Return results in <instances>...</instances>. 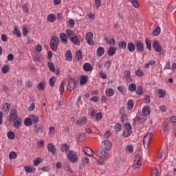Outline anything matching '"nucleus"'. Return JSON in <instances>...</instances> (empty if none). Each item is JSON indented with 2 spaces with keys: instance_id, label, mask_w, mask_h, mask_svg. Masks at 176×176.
Returning a JSON list of instances; mask_svg holds the SVG:
<instances>
[{
  "instance_id": "f257e3e1",
  "label": "nucleus",
  "mask_w": 176,
  "mask_h": 176,
  "mask_svg": "<svg viewBox=\"0 0 176 176\" xmlns=\"http://www.w3.org/2000/svg\"><path fill=\"white\" fill-rule=\"evenodd\" d=\"M96 156L100 157L98 161L99 164H104V163H105V160H107V159H109V153L102 148V150L96 151Z\"/></svg>"
},
{
  "instance_id": "f03ea898",
  "label": "nucleus",
  "mask_w": 176,
  "mask_h": 176,
  "mask_svg": "<svg viewBox=\"0 0 176 176\" xmlns=\"http://www.w3.org/2000/svg\"><path fill=\"white\" fill-rule=\"evenodd\" d=\"M141 166H142V161H141V155L140 154H137L135 157L133 170H134V171H140Z\"/></svg>"
},
{
  "instance_id": "7ed1b4c3",
  "label": "nucleus",
  "mask_w": 176,
  "mask_h": 176,
  "mask_svg": "<svg viewBox=\"0 0 176 176\" xmlns=\"http://www.w3.org/2000/svg\"><path fill=\"white\" fill-rule=\"evenodd\" d=\"M131 133H133V131H131V124H130V123H126L124 126L122 135H124V137H130Z\"/></svg>"
},
{
  "instance_id": "20e7f679",
  "label": "nucleus",
  "mask_w": 176,
  "mask_h": 176,
  "mask_svg": "<svg viewBox=\"0 0 176 176\" xmlns=\"http://www.w3.org/2000/svg\"><path fill=\"white\" fill-rule=\"evenodd\" d=\"M58 37L53 36L51 38L50 41V47L52 50H57V47H58Z\"/></svg>"
},
{
  "instance_id": "39448f33",
  "label": "nucleus",
  "mask_w": 176,
  "mask_h": 176,
  "mask_svg": "<svg viewBox=\"0 0 176 176\" xmlns=\"http://www.w3.org/2000/svg\"><path fill=\"white\" fill-rule=\"evenodd\" d=\"M16 119H19V115L17 113V110L12 109L10 110L8 120L9 122H14Z\"/></svg>"
},
{
  "instance_id": "423d86ee",
  "label": "nucleus",
  "mask_w": 176,
  "mask_h": 176,
  "mask_svg": "<svg viewBox=\"0 0 176 176\" xmlns=\"http://www.w3.org/2000/svg\"><path fill=\"white\" fill-rule=\"evenodd\" d=\"M67 157L72 163H76V161L78 160V154L74 151H70L67 154Z\"/></svg>"
},
{
  "instance_id": "0eeeda50",
  "label": "nucleus",
  "mask_w": 176,
  "mask_h": 176,
  "mask_svg": "<svg viewBox=\"0 0 176 176\" xmlns=\"http://www.w3.org/2000/svg\"><path fill=\"white\" fill-rule=\"evenodd\" d=\"M152 138V133H147L144 139H143V143H144V146L145 149H148L149 148V142H151V139Z\"/></svg>"
},
{
  "instance_id": "6e6552de",
  "label": "nucleus",
  "mask_w": 176,
  "mask_h": 176,
  "mask_svg": "<svg viewBox=\"0 0 176 176\" xmlns=\"http://www.w3.org/2000/svg\"><path fill=\"white\" fill-rule=\"evenodd\" d=\"M102 149L104 151H111V148H112V143L107 140H104L101 143Z\"/></svg>"
},
{
  "instance_id": "1a4fd4ad",
  "label": "nucleus",
  "mask_w": 176,
  "mask_h": 176,
  "mask_svg": "<svg viewBox=\"0 0 176 176\" xmlns=\"http://www.w3.org/2000/svg\"><path fill=\"white\" fill-rule=\"evenodd\" d=\"M85 41L88 45H90L91 46H93L94 45V41H93V34L89 32L87 33L85 36Z\"/></svg>"
},
{
  "instance_id": "9d476101",
  "label": "nucleus",
  "mask_w": 176,
  "mask_h": 176,
  "mask_svg": "<svg viewBox=\"0 0 176 176\" xmlns=\"http://www.w3.org/2000/svg\"><path fill=\"white\" fill-rule=\"evenodd\" d=\"M75 87H76V80L72 78L69 80V82L67 84L68 90H70V91H72V90H74Z\"/></svg>"
},
{
  "instance_id": "9b49d317",
  "label": "nucleus",
  "mask_w": 176,
  "mask_h": 176,
  "mask_svg": "<svg viewBox=\"0 0 176 176\" xmlns=\"http://www.w3.org/2000/svg\"><path fill=\"white\" fill-rule=\"evenodd\" d=\"M47 149L49 152H50L54 156L56 155L57 152V149L56 148V146L52 143H49L47 146Z\"/></svg>"
},
{
  "instance_id": "f8f14e48",
  "label": "nucleus",
  "mask_w": 176,
  "mask_h": 176,
  "mask_svg": "<svg viewBox=\"0 0 176 176\" xmlns=\"http://www.w3.org/2000/svg\"><path fill=\"white\" fill-rule=\"evenodd\" d=\"M135 43L138 52H144V44H142V42L140 41H136Z\"/></svg>"
},
{
  "instance_id": "ddd939ff",
  "label": "nucleus",
  "mask_w": 176,
  "mask_h": 176,
  "mask_svg": "<svg viewBox=\"0 0 176 176\" xmlns=\"http://www.w3.org/2000/svg\"><path fill=\"white\" fill-rule=\"evenodd\" d=\"M42 60H43V57H42L41 54L36 53L33 55V61H34V63H41Z\"/></svg>"
},
{
  "instance_id": "4468645a",
  "label": "nucleus",
  "mask_w": 176,
  "mask_h": 176,
  "mask_svg": "<svg viewBox=\"0 0 176 176\" xmlns=\"http://www.w3.org/2000/svg\"><path fill=\"white\" fill-rule=\"evenodd\" d=\"M124 76L126 79V82H133V78H131V72L129 70H126L124 72Z\"/></svg>"
},
{
  "instance_id": "2eb2a0df",
  "label": "nucleus",
  "mask_w": 176,
  "mask_h": 176,
  "mask_svg": "<svg viewBox=\"0 0 176 176\" xmlns=\"http://www.w3.org/2000/svg\"><path fill=\"white\" fill-rule=\"evenodd\" d=\"M87 123V118L86 117H82L78 120L76 121V124L78 126H83Z\"/></svg>"
},
{
  "instance_id": "dca6fc26",
  "label": "nucleus",
  "mask_w": 176,
  "mask_h": 176,
  "mask_svg": "<svg viewBox=\"0 0 176 176\" xmlns=\"http://www.w3.org/2000/svg\"><path fill=\"white\" fill-rule=\"evenodd\" d=\"M82 151L84 153H85V155H87L88 156H93V155H94V151H93V150H91V148L89 147H84L82 148Z\"/></svg>"
},
{
  "instance_id": "f3484780",
  "label": "nucleus",
  "mask_w": 176,
  "mask_h": 176,
  "mask_svg": "<svg viewBox=\"0 0 176 176\" xmlns=\"http://www.w3.org/2000/svg\"><path fill=\"white\" fill-rule=\"evenodd\" d=\"M142 113L144 116H149V115H151V108H149L148 106H144L142 108Z\"/></svg>"
},
{
  "instance_id": "a211bd4d",
  "label": "nucleus",
  "mask_w": 176,
  "mask_h": 176,
  "mask_svg": "<svg viewBox=\"0 0 176 176\" xmlns=\"http://www.w3.org/2000/svg\"><path fill=\"white\" fill-rule=\"evenodd\" d=\"M21 118H16L12 124L13 127L15 129H20V126H21Z\"/></svg>"
},
{
  "instance_id": "6ab92c4d",
  "label": "nucleus",
  "mask_w": 176,
  "mask_h": 176,
  "mask_svg": "<svg viewBox=\"0 0 176 176\" xmlns=\"http://www.w3.org/2000/svg\"><path fill=\"white\" fill-rule=\"evenodd\" d=\"M153 47L155 52H157L158 53H160L162 52V47L160 46V44L157 41H154L153 43Z\"/></svg>"
},
{
  "instance_id": "aec40b11",
  "label": "nucleus",
  "mask_w": 176,
  "mask_h": 176,
  "mask_svg": "<svg viewBox=\"0 0 176 176\" xmlns=\"http://www.w3.org/2000/svg\"><path fill=\"white\" fill-rule=\"evenodd\" d=\"M127 49L129 52H131V53L134 52V51L135 50V44L133 42H129L127 44Z\"/></svg>"
},
{
  "instance_id": "412c9836",
  "label": "nucleus",
  "mask_w": 176,
  "mask_h": 176,
  "mask_svg": "<svg viewBox=\"0 0 176 176\" xmlns=\"http://www.w3.org/2000/svg\"><path fill=\"white\" fill-rule=\"evenodd\" d=\"M60 38L63 43H68V36H67V34L60 33Z\"/></svg>"
},
{
  "instance_id": "4be33fe9",
  "label": "nucleus",
  "mask_w": 176,
  "mask_h": 176,
  "mask_svg": "<svg viewBox=\"0 0 176 176\" xmlns=\"http://www.w3.org/2000/svg\"><path fill=\"white\" fill-rule=\"evenodd\" d=\"M29 118H30V120H32V123H34V124H36V123L39 122V117H38V116L30 114L29 116Z\"/></svg>"
},
{
  "instance_id": "5701e85b",
  "label": "nucleus",
  "mask_w": 176,
  "mask_h": 176,
  "mask_svg": "<svg viewBox=\"0 0 176 176\" xmlns=\"http://www.w3.org/2000/svg\"><path fill=\"white\" fill-rule=\"evenodd\" d=\"M34 133L42 134L43 133V126L34 125Z\"/></svg>"
},
{
  "instance_id": "b1692460",
  "label": "nucleus",
  "mask_w": 176,
  "mask_h": 176,
  "mask_svg": "<svg viewBox=\"0 0 176 176\" xmlns=\"http://www.w3.org/2000/svg\"><path fill=\"white\" fill-rule=\"evenodd\" d=\"M89 80V78L87 76H81L80 78V85H86L87 83V81Z\"/></svg>"
},
{
  "instance_id": "393cba45",
  "label": "nucleus",
  "mask_w": 176,
  "mask_h": 176,
  "mask_svg": "<svg viewBox=\"0 0 176 176\" xmlns=\"http://www.w3.org/2000/svg\"><path fill=\"white\" fill-rule=\"evenodd\" d=\"M69 151V146H68L67 144H63L60 145V151L64 153H67Z\"/></svg>"
},
{
  "instance_id": "a878e982",
  "label": "nucleus",
  "mask_w": 176,
  "mask_h": 176,
  "mask_svg": "<svg viewBox=\"0 0 176 176\" xmlns=\"http://www.w3.org/2000/svg\"><path fill=\"white\" fill-rule=\"evenodd\" d=\"M57 17L54 14H50L47 17V20H48L50 23H54Z\"/></svg>"
},
{
  "instance_id": "bb28decb",
  "label": "nucleus",
  "mask_w": 176,
  "mask_h": 176,
  "mask_svg": "<svg viewBox=\"0 0 176 176\" xmlns=\"http://www.w3.org/2000/svg\"><path fill=\"white\" fill-rule=\"evenodd\" d=\"M24 124H25V126H26V127H30V126H32L33 123H32L30 116H28V118H26L25 119Z\"/></svg>"
},
{
  "instance_id": "cd10ccee",
  "label": "nucleus",
  "mask_w": 176,
  "mask_h": 176,
  "mask_svg": "<svg viewBox=\"0 0 176 176\" xmlns=\"http://www.w3.org/2000/svg\"><path fill=\"white\" fill-rule=\"evenodd\" d=\"M66 61H72V52L67 51L65 55Z\"/></svg>"
},
{
  "instance_id": "c85d7f7f",
  "label": "nucleus",
  "mask_w": 176,
  "mask_h": 176,
  "mask_svg": "<svg viewBox=\"0 0 176 176\" xmlns=\"http://www.w3.org/2000/svg\"><path fill=\"white\" fill-rule=\"evenodd\" d=\"M83 69L84 71H87V72L93 71V66H91V65H90L89 63H87L83 65Z\"/></svg>"
},
{
  "instance_id": "c756f323",
  "label": "nucleus",
  "mask_w": 176,
  "mask_h": 176,
  "mask_svg": "<svg viewBox=\"0 0 176 176\" xmlns=\"http://www.w3.org/2000/svg\"><path fill=\"white\" fill-rule=\"evenodd\" d=\"M3 111L5 113H9V111H10V104L6 103L3 104Z\"/></svg>"
},
{
  "instance_id": "7c9ffc66",
  "label": "nucleus",
  "mask_w": 176,
  "mask_h": 176,
  "mask_svg": "<svg viewBox=\"0 0 176 176\" xmlns=\"http://www.w3.org/2000/svg\"><path fill=\"white\" fill-rule=\"evenodd\" d=\"M96 53L99 57H101V56H104V53H105V50L102 47H99L97 49Z\"/></svg>"
},
{
  "instance_id": "2f4dec72",
  "label": "nucleus",
  "mask_w": 176,
  "mask_h": 176,
  "mask_svg": "<svg viewBox=\"0 0 176 176\" xmlns=\"http://www.w3.org/2000/svg\"><path fill=\"white\" fill-rule=\"evenodd\" d=\"M105 94L108 97H112L113 96V94H115V91L112 88L107 89L105 91Z\"/></svg>"
},
{
  "instance_id": "473e14b6",
  "label": "nucleus",
  "mask_w": 176,
  "mask_h": 176,
  "mask_svg": "<svg viewBox=\"0 0 176 176\" xmlns=\"http://www.w3.org/2000/svg\"><path fill=\"white\" fill-rule=\"evenodd\" d=\"M145 43H146V46L148 50H152V41H151V39L146 38L145 39Z\"/></svg>"
},
{
  "instance_id": "72a5a7b5",
  "label": "nucleus",
  "mask_w": 176,
  "mask_h": 176,
  "mask_svg": "<svg viewBox=\"0 0 176 176\" xmlns=\"http://www.w3.org/2000/svg\"><path fill=\"white\" fill-rule=\"evenodd\" d=\"M124 109L122 107L120 109V113H121V120L122 122H124L127 119V114L124 113Z\"/></svg>"
},
{
  "instance_id": "f704fd0d",
  "label": "nucleus",
  "mask_w": 176,
  "mask_h": 176,
  "mask_svg": "<svg viewBox=\"0 0 176 176\" xmlns=\"http://www.w3.org/2000/svg\"><path fill=\"white\" fill-rule=\"evenodd\" d=\"M118 47L119 49H122L123 50H124V49L127 47V43H126V41H120L118 43Z\"/></svg>"
},
{
  "instance_id": "c9c22d12",
  "label": "nucleus",
  "mask_w": 176,
  "mask_h": 176,
  "mask_svg": "<svg viewBox=\"0 0 176 176\" xmlns=\"http://www.w3.org/2000/svg\"><path fill=\"white\" fill-rule=\"evenodd\" d=\"M116 54V48L113 47H111L109 48L108 50V54L112 57V56H114Z\"/></svg>"
},
{
  "instance_id": "e433bc0d",
  "label": "nucleus",
  "mask_w": 176,
  "mask_h": 176,
  "mask_svg": "<svg viewBox=\"0 0 176 176\" xmlns=\"http://www.w3.org/2000/svg\"><path fill=\"white\" fill-rule=\"evenodd\" d=\"M10 71V67L8 65H5L1 68V72L3 74H8Z\"/></svg>"
},
{
  "instance_id": "4c0bfd02",
  "label": "nucleus",
  "mask_w": 176,
  "mask_h": 176,
  "mask_svg": "<svg viewBox=\"0 0 176 176\" xmlns=\"http://www.w3.org/2000/svg\"><path fill=\"white\" fill-rule=\"evenodd\" d=\"M70 41L74 45H78V43H79L80 42V41L79 40V37H78L77 36H74L70 38Z\"/></svg>"
},
{
  "instance_id": "58836bf2",
  "label": "nucleus",
  "mask_w": 176,
  "mask_h": 176,
  "mask_svg": "<svg viewBox=\"0 0 176 176\" xmlns=\"http://www.w3.org/2000/svg\"><path fill=\"white\" fill-rule=\"evenodd\" d=\"M76 58L78 60V61H81V60H82L83 58V56L82 55V51L78 50L76 52Z\"/></svg>"
},
{
  "instance_id": "ea45409f",
  "label": "nucleus",
  "mask_w": 176,
  "mask_h": 176,
  "mask_svg": "<svg viewBox=\"0 0 176 176\" xmlns=\"http://www.w3.org/2000/svg\"><path fill=\"white\" fill-rule=\"evenodd\" d=\"M25 171L29 173H35V168L34 166H25Z\"/></svg>"
},
{
  "instance_id": "a19ab883",
  "label": "nucleus",
  "mask_w": 176,
  "mask_h": 176,
  "mask_svg": "<svg viewBox=\"0 0 176 176\" xmlns=\"http://www.w3.org/2000/svg\"><path fill=\"white\" fill-rule=\"evenodd\" d=\"M157 93L160 96V98H164V97H166V91L159 89H157Z\"/></svg>"
},
{
  "instance_id": "79ce46f5",
  "label": "nucleus",
  "mask_w": 176,
  "mask_h": 176,
  "mask_svg": "<svg viewBox=\"0 0 176 176\" xmlns=\"http://www.w3.org/2000/svg\"><path fill=\"white\" fill-rule=\"evenodd\" d=\"M66 34L69 38V39L73 38L74 36H75V32H74V31L71 30H66Z\"/></svg>"
},
{
  "instance_id": "37998d69",
  "label": "nucleus",
  "mask_w": 176,
  "mask_h": 176,
  "mask_svg": "<svg viewBox=\"0 0 176 176\" xmlns=\"http://www.w3.org/2000/svg\"><path fill=\"white\" fill-rule=\"evenodd\" d=\"M133 108H134V102L133 101V100H129L127 102V109L129 111H131Z\"/></svg>"
},
{
  "instance_id": "c03bdc74",
  "label": "nucleus",
  "mask_w": 176,
  "mask_h": 176,
  "mask_svg": "<svg viewBox=\"0 0 176 176\" xmlns=\"http://www.w3.org/2000/svg\"><path fill=\"white\" fill-rule=\"evenodd\" d=\"M49 85L51 87H54V85H56V78L54 76H52L49 79Z\"/></svg>"
},
{
  "instance_id": "a18cd8bd",
  "label": "nucleus",
  "mask_w": 176,
  "mask_h": 176,
  "mask_svg": "<svg viewBox=\"0 0 176 176\" xmlns=\"http://www.w3.org/2000/svg\"><path fill=\"white\" fill-rule=\"evenodd\" d=\"M65 85V81L63 80L60 82V87H59V91L61 95L64 94V86Z\"/></svg>"
},
{
  "instance_id": "49530a36",
  "label": "nucleus",
  "mask_w": 176,
  "mask_h": 176,
  "mask_svg": "<svg viewBox=\"0 0 176 176\" xmlns=\"http://www.w3.org/2000/svg\"><path fill=\"white\" fill-rule=\"evenodd\" d=\"M129 2H131L133 6V8H135L136 9H138L140 8V3H138V1L137 0H128Z\"/></svg>"
},
{
  "instance_id": "de8ad7c7",
  "label": "nucleus",
  "mask_w": 176,
  "mask_h": 176,
  "mask_svg": "<svg viewBox=\"0 0 176 176\" xmlns=\"http://www.w3.org/2000/svg\"><path fill=\"white\" fill-rule=\"evenodd\" d=\"M45 82L44 81H41L40 82L38 85H37V88L38 90H40L41 91H43V90H45Z\"/></svg>"
},
{
  "instance_id": "09e8293b",
  "label": "nucleus",
  "mask_w": 176,
  "mask_h": 176,
  "mask_svg": "<svg viewBox=\"0 0 176 176\" xmlns=\"http://www.w3.org/2000/svg\"><path fill=\"white\" fill-rule=\"evenodd\" d=\"M86 140V136H85V134L80 133L78 136V142H82Z\"/></svg>"
},
{
  "instance_id": "8fccbe9b",
  "label": "nucleus",
  "mask_w": 176,
  "mask_h": 176,
  "mask_svg": "<svg viewBox=\"0 0 176 176\" xmlns=\"http://www.w3.org/2000/svg\"><path fill=\"white\" fill-rule=\"evenodd\" d=\"M14 35H17L19 38L21 36V32H20V30H19V27L15 26L14 29Z\"/></svg>"
},
{
  "instance_id": "3c124183",
  "label": "nucleus",
  "mask_w": 176,
  "mask_h": 176,
  "mask_svg": "<svg viewBox=\"0 0 176 176\" xmlns=\"http://www.w3.org/2000/svg\"><path fill=\"white\" fill-rule=\"evenodd\" d=\"M43 160L41 158H36L34 161H33V164L34 166H39V164H41V163H42Z\"/></svg>"
},
{
  "instance_id": "603ef678",
  "label": "nucleus",
  "mask_w": 176,
  "mask_h": 176,
  "mask_svg": "<svg viewBox=\"0 0 176 176\" xmlns=\"http://www.w3.org/2000/svg\"><path fill=\"white\" fill-rule=\"evenodd\" d=\"M129 91H135L137 90V85L134 83H131L129 86Z\"/></svg>"
},
{
  "instance_id": "864d4df0",
  "label": "nucleus",
  "mask_w": 176,
  "mask_h": 176,
  "mask_svg": "<svg viewBox=\"0 0 176 176\" xmlns=\"http://www.w3.org/2000/svg\"><path fill=\"white\" fill-rule=\"evenodd\" d=\"M7 137L10 140H14V138L16 137V134H14V133H13L12 131H9L7 133Z\"/></svg>"
},
{
  "instance_id": "5fc2aeb1",
  "label": "nucleus",
  "mask_w": 176,
  "mask_h": 176,
  "mask_svg": "<svg viewBox=\"0 0 176 176\" xmlns=\"http://www.w3.org/2000/svg\"><path fill=\"white\" fill-rule=\"evenodd\" d=\"M105 41L108 44L111 45L112 46H115L116 45V41H115L114 38L109 40L108 38H105Z\"/></svg>"
},
{
  "instance_id": "6e6d98bb",
  "label": "nucleus",
  "mask_w": 176,
  "mask_h": 176,
  "mask_svg": "<svg viewBox=\"0 0 176 176\" xmlns=\"http://www.w3.org/2000/svg\"><path fill=\"white\" fill-rule=\"evenodd\" d=\"M145 120H146V117L145 116L141 115L138 118V122H139V123H144Z\"/></svg>"
},
{
  "instance_id": "4d7b16f0",
  "label": "nucleus",
  "mask_w": 176,
  "mask_h": 176,
  "mask_svg": "<svg viewBox=\"0 0 176 176\" xmlns=\"http://www.w3.org/2000/svg\"><path fill=\"white\" fill-rule=\"evenodd\" d=\"M126 153H133L134 152V148L131 145H129L126 147Z\"/></svg>"
},
{
  "instance_id": "13d9d810",
  "label": "nucleus",
  "mask_w": 176,
  "mask_h": 176,
  "mask_svg": "<svg viewBox=\"0 0 176 176\" xmlns=\"http://www.w3.org/2000/svg\"><path fill=\"white\" fill-rule=\"evenodd\" d=\"M48 67L51 72H56V67H54V64L48 63Z\"/></svg>"
},
{
  "instance_id": "bf43d9fd",
  "label": "nucleus",
  "mask_w": 176,
  "mask_h": 176,
  "mask_svg": "<svg viewBox=\"0 0 176 176\" xmlns=\"http://www.w3.org/2000/svg\"><path fill=\"white\" fill-rule=\"evenodd\" d=\"M111 65H112V62L111 60H107L104 63V68H107V69H109Z\"/></svg>"
},
{
  "instance_id": "052dcab7",
  "label": "nucleus",
  "mask_w": 176,
  "mask_h": 176,
  "mask_svg": "<svg viewBox=\"0 0 176 176\" xmlns=\"http://www.w3.org/2000/svg\"><path fill=\"white\" fill-rule=\"evenodd\" d=\"M160 31H161L160 27L158 26L154 30L153 34V35H155V36H157V35L160 34Z\"/></svg>"
},
{
  "instance_id": "680f3d73",
  "label": "nucleus",
  "mask_w": 176,
  "mask_h": 176,
  "mask_svg": "<svg viewBox=\"0 0 176 176\" xmlns=\"http://www.w3.org/2000/svg\"><path fill=\"white\" fill-rule=\"evenodd\" d=\"M17 156V154H16V152H10V154H9V159L10 160H12V159H16Z\"/></svg>"
},
{
  "instance_id": "e2e57ef3",
  "label": "nucleus",
  "mask_w": 176,
  "mask_h": 176,
  "mask_svg": "<svg viewBox=\"0 0 176 176\" xmlns=\"http://www.w3.org/2000/svg\"><path fill=\"white\" fill-rule=\"evenodd\" d=\"M114 129L116 131H120V130H122V124L120 123L116 124Z\"/></svg>"
},
{
  "instance_id": "0e129e2a",
  "label": "nucleus",
  "mask_w": 176,
  "mask_h": 176,
  "mask_svg": "<svg viewBox=\"0 0 176 176\" xmlns=\"http://www.w3.org/2000/svg\"><path fill=\"white\" fill-rule=\"evenodd\" d=\"M159 175V170H157V168H153L151 172L152 176H157Z\"/></svg>"
},
{
  "instance_id": "69168bd1",
  "label": "nucleus",
  "mask_w": 176,
  "mask_h": 176,
  "mask_svg": "<svg viewBox=\"0 0 176 176\" xmlns=\"http://www.w3.org/2000/svg\"><path fill=\"white\" fill-rule=\"evenodd\" d=\"M21 8L23 9V11L25 12V13L28 14L29 10H28V6H27V5L25 4H22L21 5Z\"/></svg>"
},
{
  "instance_id": "338daca9",
  "label": "nucleus",
  "mask_w": 176,
  "mask_h": 176,
  "mask_svg": "<svg viewBox=\"0 0 176 176\" xmlns=\"http://www.w3.org/2000/svg\"><path fill=\"white\" fill-rule=\"evenodd\" d=\"M100 100V98L97 96H94L91 98L90 101H92V102H98V100Z\"/></svg>"
},
{
  "instance_id": "774afa93",
  "label": "nucleus",
  "mask_w": 176,
  "mask_h": 176,
  "mask_svg": "<svg viewBox=\"0 0 176 176\" xmlns=\"http://www.w3.org/2000/svg\"><path fill=\"white\" fill-rule=\"evenodd\" d=\"M170 122L173 126H176V116L171 117Z\"/></svg>"
}]
</instances>
